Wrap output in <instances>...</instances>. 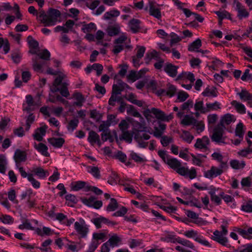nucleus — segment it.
<instances>
[{"instance_id": "44", "label": "nucleus", "mask_w": 252, "mask_h": 252, "mask_svg": "<svg viewBox=\"0 0 252 252\" xmlns=\"http://www.w3.org/2000/svg\"><path fill=\"white\" fill-rule=\"evenodd\" d=\"M149 112L155 115L157 119L163 121L165 113L161 110L156 108H152L149 110Z\"/></svg>"}, {"instance_id": "28", "label": "nucleus", "mask_w": 252, "mask_h": 252, "mask_svg": "<svg viewBox=\"0 0 252 252\" xmlns=\"http://www.w3.org/2000/svg\"><path fill=\"white\" fill-rule=\"evenodd\" d=\"M160 59H161V57H160L159 53L157 52L156 50H153L152 51H148L146 53L145 60L146 63H149V62L152 59H154L157 61Z\"/></svg>"}, {"instance_id": "56", "label": "nucleus", "mask_w": 252, "mask_h": 252, "mask_svg": "<svg viewBox=\"0 0 252 252\" xmlns=\"http://www.w3.org/2000/svg\"><path fill=\"white\" fill-rule=\"evenodd\" d=\"M79 124V121L77 119L71 120L68 123L67 128L69 131L73 132Z\"/></svg>"}, {"instance_id": "39", "label": "nucleus", "mask_w": 252, "mask_h": 252, "mask_svg": "<svg viewBox=\"0 0 252 252\" xmlns=\"http://www.w3.org/2000/svg\"><path fill=\"white\" fill-rule=\"evenodd\" d=\"M233 121V115L227 113L224 115L220 120V124L222 126L230 124Z\"/></svg>"}, {"instance_id": "15", "label": "nucleus", "mask_w": 252, "mask_h": 252, "mask_svg": "<svg viewBox=\"0 0 252 252\" xmlns=\"http://www.w3.org/2000/svg\"><path fill=\"white\" fill-rule=\"evenodd\" d=\"M223 172V171L221 168L212 166L210 169L204 172V176L206 178L212 179L220 175Z\"/></svg>"}, {"instance_id": "43", "label": "nucleus", "mask_w": 252, "mask_h": 252, "mask_svg": "<svg viewBox=\"0 0 252 252\" xmlns=\"http://www.w3.org/2000/svg\"><path fill=\"white\" fill-rule=\"evenodd\" d=\"M149 112L155 115L157 119L163 121L165 113L161 110L156 108H152L149 110Z\"/></svg>"}, {"instance_id": "35", "label": "nucleus", "mask_w": 252, "mask_h": 252, "mask_svg": "<svg viewBox=\"0 0 252 252\" xmlns=\"http://www.w3.org/2000/svg\"><path fill=\"white\" fill-rule=\"evenodd\" d=\"M194 109L195 111H200L201 114L207 113L206 106H204L203 100H196L194 104Z\"/></svg>"}, {"instance_id": "52", "label": "nucleus", "mask_w": 252, "mask_h": 252, "mask_svg": "<svg viewBox=\"0 0 252 252\" xmlns=\"http://www.w3.org/2000/svg\"><path fill=\"white\" fill-rule=\"evenodd\" d=\"M87 171L89 173H91L95 178H100V171L97 167L89 166L87 168Z\"/></svg>"}, {"instance_id": "59", "label": "nucleus", "mask_w": 252, "mask_h": 252, "mask_svg": "<svg viewBox=\"0 0 252 252\" xmlns=\"http://www.w3.org/2000/svg\"><path fill=\"white\" fill-rule=\"evenodd\" d=\"M173 141V138L170 136L163 135L161 137L160 143L163 147L167 146L169 144Z\"/></svg>"}, {"instance_id": "14", "label": "nucleus", "mask_w": 252, "mask_h": 252, "mask_svg": "<svg viewBox=\"0 0 252 252\" xmlns=\"http://www.w3.org/2000/svg\"><path fill=\"white\" fill-rule=\"evenodd\" d=\"M109 238L107 241L111 248L118 247L122 244V237L117 233H111L109 235Z\"/></svg>"}, {"instance_id": "61", "label": "nucleus", "mask_w": 252, "mask_h": 252, "mask_svg": "<svg viewBox=\"0 0 252 252\" xmlns=\"http://www.w3.org/2000/svg\"><path fill=\"white\" fill-rule=\"evenodd\" d=\"M241 210L247 213L252 212V201H248L241 206Z\"/></svg>"}, {"instance_id": "24", "label": "nucleus", "mask_w": 252, "mask_h": 252, "mask_svg": "<svg viewBox=\"0 0 252 252\" xmlns=\"http://www.w3.org/2000/svg\"><path fill=\"white\" fill-rule=\"evenodd\" d=\"M34 148L42 156L46 157L50 156V154L48 152V148L44 144L42 143L36 144L35 143Z\"/></svg>"}, {"instance_id": "6", "label": "nucleus", "mask_w": 252, "mask_h": 252, "mask_svg": "<svg viewBox=\"0 0 252 252\" xmlns=\"http://www.w3.org/2000/svg\"><path fill=\"white\" fill-rule=\"evenodd\" d=\"M184 235L188 238H192L195 241L204 246L208 248L212 247L210 243L197 231L193 229L186 230L184 232Z\"/></svg>"}, {"instance_id": "63", "label": "nucleus", "mask_w": 252, "mask_h": 252, "mask_svg": "<svg viewBox=\"0 0 252 252\" xmlns=\"http://www.w3.org/2000/svg\"><path fill=\"white\" fill-rule=\"evenodd\" d=\"M118 94H116L112 91L111 96L108 101L109 105L114 106L115 105L116 101L120 102L121 100V97L117 96Z\"/></svg>"}, {"instance_id": "32", "label": "nucleus", "mask_w": 252, "mask_h": 252, "mask_svg": "<svg viewBox=\"0 0 252 252\" xmlns=\"http://www.w3.org/2000/svg\"><path fill=\"white\" fill-rule=\"evenodd\" d=\"M218 92L216 88L214 87H207L202 93L204 96L215 97L218 95Z\"/></svg>"}, {"instance_id": "62", "label": "nucleus", "mask_w": 252, "mask_h": 252, "mask_svg": "<svg viewBox=\"0 0 252 252\" xmlns=\"http://www.w3.org/2000/svg\"><path fill=\"white\" fill-rule=\"evenodd\" d=\"M120 32V27L118 26L110 27L108 28L107 32L109 35L113 36L119 33Z\"/></svg>"}, {"instance_id": "16", "label": "nucleus", "mask_w": 252, "mask_h": 252, "mask_svg": "<svg viewBox=\"0 0 252 252\" xmlns=\"http://www.w3.org/2000/svg\"><path fill=\"white\" fill-rule=\"evenodd\" d=\"M57 75L58 76L55 78L53 86L50 88L52 93H56L59 91V86H62V84L63 83L62 82L66 77V75L62 72H59Z\"/></svg>"}, {"instance_id": "64", "label": "nucleus", "mask_w": 252, "mask_h": 252, "mask_svg": "<svg viewBox=\"0 0 252 252\" xmlns=\"http://www.w3.org/2000/svg\"><path fill=\"white\" fill-rule=\"evenodd\" d=\"M136 51V56L138 58H142L146 51V48L143 46L137 45L135 49Z\"/></svg>"}, {"instance_id": "33", "label": "nucleus", "mask_w": 252, "mask_h": 252, "mask_svg": "<svg viewBox=\"0 0 252 252\" xmlns=\"http://www.w3.org/2000/svg\"><path fill=\"white\" fill-rule=\"evenodd\" d=\"M140 23V21L136 19H133L129 22V27L133 33H136L139 31Z\"/></svg>"}, {"instance_id": "8", "label": "nucleus", "mask_w": 252, "mask_h": 252, "mask_svg": "<svg viewBox=\"0 0 252 252\" xmlns=\"http://www.w3.org/2000/svg\"><path fill=\"white\" fill-rule=\"evenodd\" d=\"M176 241L180 244V246H177L175 248V249L179 252H192L191 250H195L194 244L188 240L178 237Z\"/></svg>"}, {"instance_id": "1", "label": "nucleus", "mask_w": 252, "mask_h": 252, "mask_svg": "<svg viewBox=\"0 0 252 252\" xmlns=\"http://www.w3.org/2000/svg\"><path fill=\"white\" fill-rule=\"evenodd\" d=\"M158 155L170 168L174 170L179 175L192 180L197 177V172L194 167L189 169L188 166H184L182 162L176 158H171L166 152L159 150Z\"/></svg>"}, {"instance_id": "17", "label": "nucleus", "mask_w": 252, "mask_h": 252, "mask_svg": "<svg viewBox=\"0 0 252 252\" xmlns=\"http://www.w3.org/2000/svg\"><path fill=\"white\" fill-rule=\"evenodd\" d=\"M13 158L16 163V167H18L20 163L25 162L26 160L27 153L25 151L16 149Z\"/></svg>"}, {"instance_id": "54", "label": "nucleus", "mask_w": 252, "mask_h": 252, "mask_svg": "<svg viewBox=\"0 0 252 252\" xmlns=\"http://www.w3.org/2000/svg\"><path fill=\"white\" fill-rule=\"evenodd\" d=\"M244 132L243 124L241 123H239L235 129V135L238 136L239 138L243 139Z\"/></svg>"}, {"instance_id": "10", "label": "nucleus", "mask_w": 252, "mask_h": 252, "mask_svg": "<svg viewBox=\"0 0 252 252\" xmlns=\"http://www.w3.org/2000/svg\"><path fill=\"white\" fill-rule=\"evenodd\" d=\"M210 141L209 137L207 136H204L201 138L196 139L194 146L196 149L208 154L210 152Z\"/></svg>"}, {"instance_id": "31", "label": "nucleus", "mask_w": 252, "mask_h": 252, "mask_svg": "<svg viewBox=\"0 0 252 252\" xmlns=\"http://www.w3.org/2000/svg\"><path fill=\"white\" fill-rule=\"evenodd\" d=\"M229 163L230 166L233 169L235 170L243 169L246 165V163L245 161H240L237 159H232L230 161Z\"/></svg>"}, {"instance_id": "53", "label": "nucleus", "mask_w": 252, "mask_h": 252, "mask_svg": "<svg viewBox=\"0 0 252 252\" xmlns=\"http://www.w3.org/2000/svg\"><path fill=\"white\" fill-rule=\"evenodd\" d=\"M68 83L66 82H63L62 84L61 88H59V92L63 96L67 97L69 95V91L67 88Z\"/></svg>"}, {"instance_id": "36", "label": "nucleus", "mask_w": 252, "mask_h": 252, "mask_svg": "<svg viewBox=\"0 0 252 252\" xmlns=\"http://www.w3.org/2000/svg\"><path fill=\"white\" fill-rule=\"evenodd\" d=\"M237 94L239 96L241 100L243 101H248L252 100V94L249 93L246 90H242L240 92L238 93Z\"/></svg>"}, {"instance_id": "19", "label": "nucleus", "mask_w": 252, "mask_h": 252, "mask_svg": "<svg viewBox=\"0 0 252 252\" xmlns=\"http://www.w3.org/2000/svg\"><path fill=\"white\" fill-rule=\"evenodd\" d=\"M178 68V66L175 65L171 63H166L164 66L163 70L168 76L173 78L177 76Z\"/></svg>"}, {"instance_id": "30", "label": "nucleus", "mask_w": 252, "mask_h": 252, "mask_svg": "<svg viewBox=\"0 0 252 252\" xmlns=\"http://www.w3.org/2000/svg\"><path fill=\"white\" fill-rule=\"evenodd\" d=\"M129 156L132 160L137 163H145L147 160L143 155H141L133 151L130 152Z\"/></svg>"}, {"instance_id": "20", "label": "nucleus", "mask_w": 252, "mask_h": 252, "mask_svg": "<svg viewBox=\"0 0 252 252\" xmlns=\"http://www.w3.org/2000/svg\"><path fill=\"white\" fill-rule=\"evenodd\" d=\"M32 172L33 175H36L38 178L41 179H45L50 174L47 170H44L40 166L33 168Z\"/></svg>"}, {"instance_id": "4", "label": "nucleus", "mask_w": 252, "mask_h": 252, "mask_svg": "<svg viewBox=\"0 0 252 252\" xmlns=\"http://www.w3.org/2000/svg\"><path fill=\"white\" fill-rule=\"evenodd\" d=\"M130 40L128 38L126 34L123 33L116 38L114 41V47L112 52L117 55L123 51L125 48L131 49L132 46L130 45Z\"/></svg>"}, {"instance_id": "7", "label": "nucleus", "mask_w": 252, "mask_h": 252, "mask_svg": "<svg viewBox=\"0 0 252 252\" xmlns=\"http://www.w3.org/2000/svg\"><path fill=\"white\" fill-rule=\"evenodd\" d=\"M74 227L79 238H85L87 237L89 231V225L87 224L83 219L80 218L78 221H75Z\"/></svg>"}, {"instance_id": "42", "label": "nucleus", "mask_w": 252, "mask_h": 252, "mask_svg": "<svg viewBox=\"0 0 252 252\" xmlns=\"http://www.w3.org/2000/svg\"><path fill=\"white\" fill-rule=\"evenodd\" d=\"M206 106L207 107V113L211 111H216L221 108L220 103L217 101L214 103H207Z\"/></svg>"}, {"instance_id": "49", "label": "nucleus", "mask_w": 252, "mask_h": 252, "mask_svg": "<svg viewBox=\"0 0 252 252\" xmlns=\"http://www.w3.org/2000/svg\"><path fill=\"white\" fill-rule=\"evenodd\" d=\"M96 26L93 23H90L88 24L84 25L82 28V31L86 33H89L96 30Z\"/></svg>"}, {"instance_id": "41", "label": "nucleus", "mask_w": 252, "mask_h": 252, "mask_svg": "<svg viewBox=\"0 0 252 252\" xmlns=\"http://www.w3.org/2000/svg\"><path fill=\"white\" fill-rule=\"evenodd\" d=\"M120 14V12L119 10L116 9H113L105 13L103 16V17L105 20H109L112 17H116L119 16Z\"/></svg>"}, {"instance_id": "18", "label": "nucleus", "mask_w": 252, "mask_h": 252, "mask_svg": "<svg viewBox=\"0 0 252 252\" xmlns=\"http://www.w3.org/2000/svg\"><path fill=\"white\" fill-rule=\"evenodd\" d=\"M93 222L97 228H101L102 224H106L108 225H114L117 224L116 222L110 221L108 219L102 216L94 219Z\"/></svg>"}, {"instance_id": "25", "label": "nucleus", "mask_w": 252, "mask_h": 252, "mask_svg": "<svg viewBox=\"0 0 252 252\" xmlns=\"http://www.w3.org/2000/svg\"><path fill=\"white\" fill-rule=\"evenodd\" d=\"M237 232L244 238L251 240L252 239V227H246L244 228H237Z\"/></svg>"}, {"instance_id": "3", "label": "nucleus", "mask_w": 252, "mask_h": 252, "mask_svg": "<svg viewBox=\"0 0 252 252\" xmlns=\"http://www.w3.org/2000/svg\"><path fill=\"white\" fill-rule=\"evenodd\" d=\"M227 227V222L223 221L222 224L220 226L221 231L215 230L211 238L223 246L229 247L230 245L229 243L228 238L225 237L228 233Z\"/></svg>"}, {"instance_id": "13", "label": "nucleus", "mask_w": 252, "mask_h": 252, "mask_svg": "<svg viewBox=\"0 0 252 252\" xmlns=\"http://www.w3.org/2000/svg\"><path fill=\"white\" fill-rule=\"evenodd\" d=\"M148 6L149 14L158 20H161V13L160 9L155 5L154 0H149Z\"/></svg>"}, {"instance_id": "57", "label": "nucleus", "mask_w": 252, "mask_h": 252, "mask_svg": "<svg viewBox=\"0 0 252 252\" xmlns=\"http://www.w3.org/2000/svg\"><path fill=\"white\" fill-rule=\"evenodd\" d=\"M133 134L129 131H126L122 132L121 139L125 140L128 143H130L132 140Z\"/></svg>"}, {"instance_id": "22", "label": "nucleus", "mask_w": 252, "mask_h": 252, "mask_svg": "<svg viewBox=\"0 0 252 252\" xmlns=\"http://www.w3.org/2000/svg\"><path fill=\"white\" fill-rule=\"evenodd\" d=\"M129 86L122 81L119 80L117 84H114L112 87V91L116 94H121V92L126 88H129Z\"/></svg>"}, {"instance_id": "48", "label": "nucleus", "mask_w": 252, "mask_h": 252, "mask_svg": "<svg viewBox=\"0 0 252 252\" xmlns=\"http://www.w3.org/2000/svg\"><path fill=\"white\" fill-rule=\"evenodd\" d=\"M3 47L4 53L5 54L8 53L10 50L9 43L7 39H4L2 37H0V49Z\"/></svg>"}, {"instance_id": "45", "label": "nucleus", "mask_w": 252, "mask_h": 252, "mask_svg": "<svg viewBox=\"0 0 252 252\" xmlns=\"http://www.w3.org/2000/svg\"><path fill=\"white\" fill-rule=\"evenodd\" d=\"M118 208V204L116 199L110 198V202L106 207L108 212L115 211Z\"/></svg>"}, {"instance_id": "55", "label": "nucleus", "mask_w": 252, "mask_h": 252, "mask_svg": "<svg viewBox=\"0 0 252 252\" xmlns=\"http://www.w3.org/2000/svg\"><path fill=\"white\" fill-rule=\"evenodd\" d=\"M191 156L192 159V163L194 165L200 166L202 163V160L200 159L201 157L206 158V156L205 155L199 154L196 156L194 154H191Z\"/></svg>"}, {"instance_id": "60", "label": "nucleus", "mask_w": 252, "mask_h": 252, "mask_svg": "<svg viewBox=\"0 0 252 252\" xmlns=\"http://www.w3.org/2000/svg\"><path fill=\"white\" fill-rule=\"evenodd\" d=\"M192 126L195 127L197 132L198 133L202 132L205 129V124L202 121H198L196 120V123Z\"/></svg>"}, {"instance_id": "58", "label": "nucleus", "mask_w": 252, "mask_h": 252, "mask_svg": "<svg viewBox=\"0 0 252 252\" xmlns=\"http://www.w3.org/2000/svg\"><path fill=\"white\" fill-rule=\"evenodd\" d=\"M181 138L187 143H190L194 137L189 131L184 130L181 135Z\"/></svg>"}, {"instance_id": "51", "label": "nucleus", "mask_w": 252, "mask_h": 252, "mask_svg": "<svg viewBox=\"0 0 252 252\" xmlns=\"http://www.w3.org/2000/svg\"><path fill=\"white\" fill-rule=\"evenodd\" d=\"M50 216L51 218H54L55 220H58L63 224L64 220H65L66 218L67 217L66 215L61 213L56 214L52 213V215H50Z\"/></svg>"}, {"instance_id": "27", "label": "nucleus", "mask_w": 252, "mask_h": 252, "mask_svg": "<svg viewBox=\"0 0 252 252\" xmlns=\"http://www.w3.org/2000/svg\"><path fill=\"white\" fill-rule=\"evenodd\" d=\"M195 123H196V119H195L193 116L190 115H185L181 121V124L186 126H192L193 125L195 124Z\"/></svg>"}, {"instance_id": "11", "label": "nucleus", "mask_w": 252, "mask_h": 252, "mask_svg": "<svg viewBox=\"0 0 252 252\" xmlns=\"http://www.w3.org/2000/svg\"><path fill=\"white\" fill-rule=\"evenodd\" d=\"M235 10L237 12V16L240 20L249 17L250 14L245 6L241 2L235 0L234 1Z\"/></svg>"}, {"instance_id": "34", "label": "nucleus", "mask_w": 252, "mask_h": 252, "mask_svg": "<svg viewBox=\"0 0 252 252\" xmlns=\"http://www.w3.org/2000/svg\"><path fill=\"white\" fill-rule=\"evenodd\" d=\"M231 104L235 108L238 113L241 114L246 113V108L243 104L236 100H233L231 102Z\"/></svg>"}, {"instance_id": "5", "label": "nucleus", "mask_w": 252, "mask_h": 252, "mask_svg": "<svg viewBox=\"0 0 252 252\" xmlns=\"http://www.w3.org/2000/svg\"><path fill=\"white\" fill-rule=\"evenodd\" d=\"M37 56L32 59L33 68L35 71L41 72L43 66L45 64V62L44 61L39 63L38 58L45 61L49 60L50 58V53L47 49H44L37 54Z\"/></svg>"}, {"instance_id": "50", "label": "nucleus", "mask_w": 252, "mask_h": 252, "mask_svg": "<svg viewBox=\"0 0 252 252\" xmlns=\"http://www.w3.org/2000/svg\"><path fill=\"white\" fill-rule=\"evenodd\" d=\"M107 234V232L94 233L93 234V239L96 240V242H99V241L103 242L106 238Z\"/></svg>"}, {"instance_id": "2", "label": "nucleus", "mask_w": 252, "mask_h": 252, "mask_svg": "<svg viewBox=\"0 0 252 252\" xmlns=\"http://www.w3.org/2000/svg\"><path fill=\"white\" fill-rule=\"evenodd\" d=\"M28 12L33 15H36L38 20L45 27L55 25L61 15L60 11L55 9H50L47 14L42 10L38 12L33 6L29 7Z\"/></svg>"}, {"instance_id": "26", "label": "nucleus", "mask_w": 252, "mask_h": 252, "mask_svg": "<svg viewBox=\"0 0 252 252\" xmlns=\"http://www.w3.org/2000/svg\"><path fill=\"white\" fill-rule=\"evenodd\" d=\"M217 189L216 188H211L209 191V194L210 195L211 200L217 205H220L221 204L222 198L219 195H217L216 194Z\"/></svg>"}, {"instance_id": "9", "label": "nucleus", "mask_w": 252, "mask_h": 252, "mask_svg": "<svg viewBox=\"0 0 252 252\" xmlns=\"http://www.w3.org/2000/svg\"><path fill=\"white\" fill-rule=\"evenodd\" d=\"M212 141L219 144H226L227 142L226 141L227 137L224 135L223 129L220 127H216L211 136Z\"/></svg>"}, {"instance_id": "40", "label": "nucleus", "mask_w": 252, "mask_h": 252, "mask_svg": "<svg viewBox=\"0 0 252 252\" xmlns=\"http://www.w3.org/2000/svg\"><path fill=\"white\" fill-rule=\"evenodd\" d=\"M86 183L84 181H78L71 183L70 187L74 191H78L85 187Z\"/></svg>"}, {"instance_id": "37", "label": "nucleus", "mask_w": 252, "mask_h": 252, "mask_svg": "<svg viewBox=\"0 0 252 252\" xmlns=\"http://www.w3.org/2000/svg\"><path fill=\"white\" fill-rule=\"evenodd\" d=\"M88 140L92 145H94L99 142V136L95 131L92 130L89 133Z\"/></svg>"}, {"instance_id": "29", "label": "nucleus", "mask_w": 252, "mask_h": 252, "mask_svg": "<svg viewBox=\"0 0 252 252\" xmlns=\"http://www.w3.org/2000/svg\"><path fill=\"white\" fill-rule=\"evenodd\" d=\"M48 141L53 147L57 148H61L65 142V140L63 138H49Z\"/></svg>"}, {"instance_id": "38", "label": "nucleus", "mask_w": 252, "mask_h": 252, "mask_svg": "<svg viewBox=\"0 0 252 252\" xmlns=\"http://www.w3.org/2000/svg\"><path fill=\"white\" fill-rule=\"evenodd\" d=\"M201 45V40L197 38L189 45L188 50L191 52H198V49L200 48Z\"/></svg>"}, {"instance_id": "12", "label": "nucleus", "mask_w": 252, "mask_h": 252, "mask_svg": "<svg viewBox=\"0 0 252 252\" xmlns=\"http://www.w3.org/2000/svg\"><path fill=\"white\" fill-rule=\"evenodd\" d=\"M81 201L84 204L96 209H99L102 206V202L100 200H96V198L94 196L83 198Z\"/></svg>"}, {"instance_id": "46", "label": "nucleus", "mask_w": 252, "mask_h": 252, "mask_svg": "<svg viewBox=\"0 0 252 252\" xmlns=\"http://www.w3.org/2000/svg\"><path fill=\"white\" fill-rule=\"evenodd\" d=\"M177 238H175V235L173 232H167V234L164 236L160 238L162 241L166 242H171L175 243L176 242V240Z\"/></svg>"}, {"instance_id": "47", "label": "nucleus", "mask_w": 252, "mask_h": 252, "mask_svg": "<svg viewBox=\"0 0 252 252\" xmlns=\"http://www.w3.org/2000/svg\"><path fill=\"white\" fill-rule=\"evenodd\" d=\"M214 13L218 16L219 19V23H221V21L225 18H230V15L229 12L226 10L216 11Z\"/></svg>"}, {"instance_id": "23", "label": "nucleus", "mask_w": 252, "mask_h": 252, "mask_svg": "<svg viewBox=\"0 0 252 252\" xmlns=\"http://www.w3.org/2000/svg\"><path fill=\"white\" fill-rule=\"evenodd\" d=\"M73 98L75 100L73 105L79 107H81L86 100L84 95L81 93L78 92L73 94Z\"/></svg>"}, {"instance_id": "21", "label": "nucleus", "mask_w": 252, "mask_h": 252, "mask_svg": "<svg viewBox=\"0 0 252 252\" xmlns=\"http://www.w3.org/2000/svg\"><path fill=\"white\" fill-rule=\"evenodd\" d=\"M47 129V126L46 125L36 129L33 134V138L38 141H41L46 134Z\"/></svg>"}]
</instances>
